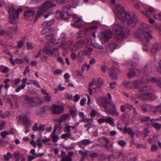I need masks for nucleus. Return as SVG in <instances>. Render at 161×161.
Segmentation results:
<instances>
[{
	"mask_svg": "<svg viewBox=\"0 0 161 161\" xmlns=\"http://www.w3.org/2000/svg\"><path fill=\"white\" fill-rule=\"evenodd\" d=\"M27 48L28 49L31 50L33 48L32 44L30 43H28L27 44Z\"/></svg>",
	"mask_w": 161,
	"mask_h": 161,
	"instance_id": "0e129e2a",
	"label": "nucleus"
},
{
	"mask_svg": "<svg viewBox=\"0 0 161 161\" xmlns=\"http://www.w3.org/2000/svg\"><path fill=\"white\" fill-rule=\"evenodd\" d=\"M1 136L4 138H5L9 134V133L7 131H3L1 133Z\"/></svg>",
	"mask_w": 161,
	"mask_h": 161,
	"instance_id": "de8ad7c7",
	"label": "nucleus"
},
{
	"mask_svg": "<svg viewBox=\"0 0 161 161\" xmlns=\"http://www.w3.org/2000/svg\"><path fill=\"white\" fill-rule=\"evenodd\" d=\"M119 74V70L116 68L112 67L110 69L109 75L111 79L114 80L117 79V75Z\"/></svg>",
	"mask_w": 161,
	"mask_h": 161,
	"instance_id": "f8f14e48",
	"label": "nucleus"
},
{
	"mask_svg": "<svg viewBox=\"0 0 161 161\" xmlns=\"http://www.w3.org/2000/svg\"><path fill=\"white\" fill-rule=\"evenodd\" d=\"M91 42L90 39L88 40L86 39L85 41L81 40L80 41L77 42L74 45V47L75 50H77L78 48H80L84 44H86Z\"/></svg>",
	"mask_w": 161,
	"mask_h": 161,
	"instance_id": "4468645a",
	"label": "nucleus"
},
{
	"mask_svg": "<svg viewBox=\"0 0 161 161\" xmlns=\"http://www.w3.org/2000/svg\"><path fill=\"white\" fill-rule=\"evenodd\" d=\"M106 117H103L99 119L98 120V122L100 123H102L105 122Z\"/></svg>",
	"mask_w": 161,
	"mask_h": 161,
	"instance_id": "052dcab7",
	"label": "nucleus"
},
{
	"mask_svg": "<svg viewBox=\"0 0 161 161\" xmlns=\"http://www.w3.org/2000/svg\"><path fill=\"white\" fill-rule=\"evenodd\" d=\"M56 130H53L52 134L51 135V137L53 141L54 142H57L59 139V138L58 135L55 134V132Z\"/></svg>",
	"mask_w": 161,
	"mask_h": 161,
	"instance_id": "393cba45",
	"label": "nucleus"
},
{
	"mask_svg": "<svg viewBox=\"0 0 161 161\" xmlns=\"http://www.w3.org/2000/svg\"><path fill=\"white\" fill-rule=\"evenodd\" d=\"M9 114V112L8 111H6L3 113L2 114H1V117L2 118H5L8 116Z\"/></svg>",
	"mask_w": 161,
	"mask_h": 161,
	"instance_id": "4d7b16f0",
	"label": "nucleus"
},
{
	"mask_svg": "<svg viewBox=\"0 0 161 161\" xmlns=\"http://www.w3.org/2000/svg\"><path fill=\"white\" fill-rule=\"evenodd\" d=\"M141 108L145 112L149 111L151 110V106L147 104H144L141 106Z\"/></svg>",
	"mask_w": 161,
	"mask_h": 161,
	"instance_id": "a878e982",
	"label": "nucleus"
},
{
	"mask_svg": "<svg viewBox=\"0 0 161 161\" xmlns=\"http://www.w3.org/2000/svg\"><path fill=\"white\" fill-rule=\"evenodd\" d=\"M123 131L124 133L126 134L128 133L132 138H133L134 135V133L132 130L131 128L130 127L127 128V126H125L124 127Z\"/></svg>",
	"mask_w": 161,
	"mask_h": 161,
	"instance_id": "6ab92c4d",
	"label": "nucleus"
},
{
	"mask_svg": "<svg viewBox=\"0 0 161 161\" xmlns=\"http://www.w3.org/2000/svg\"><path fill=\"white\" fill-rule=\"evenodd\" d=\"M96 79L95 78L92 79V80L91 81L89 84L90 87H92L96 83Z\"/></svg>",
	"mask_w": 161,
	"mask_h": 161,
	"instance_id": "6e6d98bb",
	"label": "nucleus"
},
{
	"mask_svg": "<svg viewBox=\"0 0 161 161\" xmlns=\"http://www.w3.org/2000/svg\"><path fill=\"white\" fill-rule=\"evenodd\" d=\"M114 12L116 18L131 26H134L138 22L137 19L135 15L131 16L129 12H126L120 4H118L116 6Z\"/></svg>",
	"mask_w": 161,
	"mask_h": 161,
	"instance_id": "f257e3e1",
	"label": "nucleus"
},
{
	"mask_svg": "<svg viewBox=\"0 0 161 161\" xmlns=\"http://www.w3.org/2000/svg\"><path fill=\"white\" fill-rule=\"evenodd\" d=\"M109 85V87L111 89L114 88L116 86V83L114 82L110 83Z\"/></svg>",
	"mask_w": 161,
	"mask_h": 161,
	"instance_id": "680f3d73",
	"label": "nucleus"
},
{
	"mask_svg": "<svg viewBox=\"0 0 161 161\" xmlns=\"http://www.w3.org/2000/svg\"><path fill=\"white\" fill-rule=\"evenodd\" d=\"M80 98V96L78 94H76L73 97V100L75 102H77Z\"/></svg>",
	"mask_w": 161,
	"mask_h": 161,
	"instance_id": "603ef678",
	"label": "nucleus"
},
{
	"mask_svg": "<svg viewBox=\"0 0 161 161\" xmlns=\"http://www.w3.org/2000/svg\"><path fill=\"white\" fill-rule=\"evenodd\" d=\"M156 68L158 71L161 73V61H159L156 64Z\"/></svg>",
	"mask_w": 161,
	"mask_h": 161,
	"instance_id": "ea45409f",
	"label": "nucleus"
},
{
	"mask_svg": "<svg viewBox=\"0 0 161 161\" xmlns=\"http://www.w3.org/2000/svg\"><path fill=\"white\" fill-rule=\"evenodd\" d=\"M45 100L47 101H49L51 100V97L49 95L48 93V94H46L45 97Z\"/></svg>",
	"mask_w": 161,
	"mask_h": 161,
	"instance_id": "774afa93",
	"label": "nucleus"
},
{
	"mask_svg": "<svg viewBox=\"0 0 161 161\" xmlns=\"http://www.w3.org/2000/svg\"><path fill=\"white\" fill-rule=\"evenodd\" d=\"M22 10L21 8H19L14 7L9 9V19L10 23H14L15 21L19 18V14L22 12Z\"/></svg>",
	"mask_w": 161,
	"mask_h": 161,
	"instance_id": "423d86ee",
	"label": "nucleus"
},
{
	"mask_svg": "<svg viewBox=\"0 0 161 161\" xmlns=\"http://www.w3.org/2000/svg\"><path fill=\"white\" fill-rule=\"evenodd\" d=\"M92 50V49L91 47H88L85 50L82 52V55L83 56L89 55L91 53Z\"/></svg>",
	"mask_w": 161,
	"mask_h": 161,
	"instance_id": "b1692460",
	"label": "nucleus"
},
{
	"mask_svg": "<svg viewBox=\"0 0 161 161\" xmlns=\"http://www.w3.org/2000/svg\"><path fill=\"white\" fill-rule=\"evenodd\" d=\"M13 155L9 152L7 153V154L5 155L4 156V159L8 161L9 160V158H13Z\"/></svg>",
	"mask_w": 161,
	"mask_h": 161,
	"instance_id": "2f4dec72",
	"label": "nucleus"
},
{
	"mask_svg": "<svg viewBox=\"0 0 161 161\" xmlns=\"http://www.w3.org/2000/svg\"><path fill=\"white\" fill-rule=\"evenodd\" d=\"M35 12L33 10H28L25 13L24 16L26 19L32 20L34 18Z\"/></svg>",
	"mask_w": 161,
	"mask_h": 161,
	"instance_id": "dca6fc26",
	"label": "nucleus"
},
{
	"mask_svg": "<svg viewBox=\"0 0 161 161\" xmlns=\"http://www.w3.org/2000/svg\"><path fill=\"white\" fill-rule=\"evenodd\" d=\"M78 33L80 37H83L85 36V31H79Z\"/></svg>",
	"mask_w": 161,
	"mask_h": 161,
	"instance_id": "e2e57ef3",
	"label": "nucleus"
},
{
	"mask_svg": "<svg viewBox=\"0 0 161 161\" xmlns=\"http://www.w3.org/2000/svg\"><path fill=\"white\" fill-rule=\"evenodd\" d=\"M0 69L2 72L4 73H8L9 71V68L4 66H2L0 67Z\"/></svg>",
	"mask_w": 161,
	"mask_h": 161,
	"instance_id": "c85d7f7f",
	"label": "nucleus"
},
{
	"mask_svg": "<svg viewBox=\"0 0 161 161\" xmlns=\"http://www.w3.org/2000/svg\"><path fill=\"white\" fill-rule=\"evenodd\" d=\"M93 46L96 48L102 49L103 48V47L101 46L100 44L98 43H95L93 44Z\"/></svg>",
	"mask_w": 161,
	"mask_h": 161,
	"instance_id": "5fc2aeb1",
	"label": "nucleus"
},
{
	"mask_svg": "<svg viewBox=\"0 0 161 161\" xmlns=\"http://www.w3.org/2000/svg\"><path fill=\"white\" fill-rule=\"evenodd\" d=\"M97 102L99 105L103 106L105 108L107 112L118 116L119 113L117 111L115 104L113 103H110L107 100L106 97H100L97 100Z\"/></svg>",
	"mask_w": 161,
	"mask_h": 161,
	"instance_id": "f03ea898",
	"label": "nucleus"
},
{
	"mask_svg": "<svg viewBox=\"0 0 161 161\" xmlns=\"http://www.w3.org/2000/svg\"><path fill=\"white\" fill-rule=\"evenodd\" d=\"M87 25L89 26L88 28L85 29V31H86L89 32L90 33H92V35L94 36H96L95 31L96 30L97 28V26L96 25H94L92 24V23H88Z\"/></svg>",
	"mask_w": 161,
	"mask_h": 161,
	"instance_id": "ddd939ff",
	"label": "nucleus"
},
{
	"mask_svg": "<svg viewBox=\"0 0 161 161\" xmlns=\"http://www.w3.org/2000/svg\"><path fill=\"white\" fill-rule=\"evenodd\" d=\"M112 33L111 31L107 30L101 32L98 35L102 43L108 41L112 37Z\"/></svg>",
	"mask_w": 161,
	"mask_h": 161,
	"instance_id": "0eeeda50",
	"label": "nucleus"
},
{
	"mask_svg": "<svg viewBox=\"0 0 161 161\" xmlns=\"http://www.w3.org/2000/svg\"><path fill=\"white\" fill-rule=\"evenodd\" d=\"M113 156L114 158L116 159L124 161L126 160L125 155L122 152H119L114 153L113 154Z\"/></svg>",
	"mask_w": 161,
	"mask_h": 161,
	"instance_id": "2eb2a0df",
	"label": "nucleus"
},
{
	"mask_svg": "<svg viewBox=\"0 0 161 161\" xmlns=\"http://www.w3.org/2000/svg\"><path fill=\"white\" fill-rule=\"evenodd\" d=\"M70 15L72 16L73 21L75 23V24L73 25V26L78 28H80L82 26L81 23L82 22L83 20L81 17L75 14H73Z\"/></svg>",
	"mask_w": 161,
	"mask_h": 161,
	"instance_id": "1a4fd4ad",
	"label": "nucleus"
},
{
	"mask_svg": "<svg viewBox=\"0 0 161 161\" xmlns=\"http://www.w3.org/2000/svg\"><path fill=\"white\" fill-rule=\"evenodd\" d=\"M117 47V46L115 43H112L109 44V49L112 52L114 51V50Z\"/></svg>",
	"mask_w": 161,
	"mask_h": 161,
	"instance_id": "72a5a7b5",
	"label": "nucleus"
},
{
	"mask_svg": "<svg viewBox=\"0 0 161 161\" xmlns=\"http://www.w3.org/2000/svg\"><path fill=\"white\" fill-rule=\"evenodd\" d=\"M125 106L127 109H129L130 110H132V109L134 108L133 105L129 103H126Z\"/></svg>",
	"mask_w": 161,
	"mask_h": 161,
	"instance_id": "8fccbe9b",
	"label": "nucleus"
},
{
	"mask_svg": "<svg viewBox=\"0 0 161 161\" xmlns=\"http://www.w3.org/2000/svg\"><path fill=\"white\" fill-rule=\"evenodd\" d=\"M152 94L150 93H147L145 94L144 98L147 99H150L152 98Z\"/></svg>",
	"mask_w": 161,
	"mask_h": 161,
	"instance_id": "a19ab883",
	"label": "nucleus"
},
{
	"mask_svg": "<svg viewBox=\"0 0 161 161\" xmlns=\"http://www.w3.org/2000/svg\"><path fill=\"white\" fill-rule=\"evenodd\" d=\"M36 158V156H35L34 155H30L28 156V160L30 161H31L32 160L35 159Z\"/></svg>",
	"mask_w": 161,
	"mask_h": 161,
	"instance_id": "338daca9",
	"label": "nucleus"
},
{
	"mask_svg": "<svg viewBox=\"0 0 161 161\" xmlns=\"http://www.w3.org/2000/svg\"><path fill=\"white\" fill-rule=\"evenodd\" d=\"M158 148V146L156 145H153L151 147V150L153 151H156Z\"/></svg>",
	"mask_w": 161,
	"mask_h": 161,
	"instance_id": "69168bd1",
	"label": "nucleus"
},
{
	"mask_svg": "<svg viewBox=\"0 0 161 161\" xmlns=\"http://www.w3.org/2000/svg\"><path fill=\"white\" fill-rule=\"evenodd\" d=\"M64 110V107L60 105H53L51 107V111L53 114H59L62 112Z\"/></svg>",
	"mask_w": 161,
	"mask_h": 161,
	"instance_id": "9b49d317",
	"label": "nucleus"
},
{
	"mask_svg": "<svg viewBox=\"0 0 161 161\" xmlns=\"http://www.w3.org/2000/svg\"><path fill=\"white\" fill-rule=\"evenodd\" d=\"M149 30L148 25L146 23H142L141 24L140 27L134 33L138 38L145 40L147 42L152 37L149 32Z\"/></svg>",
	"mask_w": 161,
	"mask_h": 161,
	"instance_id": "7ed1b4c3",
	"label": "nucleus"
},
{
	"mask_svg": "<svg viewBox=\"0 0 161 161\" xmlns=\"http://www.w3.org/2000/svg\"><path fill=\"white\" fill-rule=\"evenodd\" d=\"M65 128L68 132L70 133L71 131L70 126L69 125V122H67L65 124Z\"/></svg>",
	"mask_w": 161,
	"mask_h": 161,
	"instance_id": "37998d69",
	"label": "nucleus"
},
{
	"mask_svg": "<svg viewBox=\"0 0 161 161\" xmlns=\"http://www.w3.org/2000/svg\"><path fill=\"white\" fill-rule=\"evenodd\" d=\"M55 17L57 19L64 18V14L60 11H58L55 14Z\"/></svg>",
	"mask_w": 161,
	"mask_h": 161,
	"instance_id": "c9c22d12",
	"label": "nucleus"
},
{
	"mask_svg": "<svg viewBox=\"0 0 161 161\" xmlns=\"http://www.w3.org/2000/svg\"><path fill=\"white\" fill-rule=\"evenodd\" d=\"M154 18L157 19L161 20V13L155 14Z\"/></svg>",
	"mask_w": 161,
	"mask_h": 161,
	"instance_id": "13d9d810",
	"label": "nucleus"
},
{
	"mask_svg": "<svg viewBox=\"0 0 161 161\" xmlns=\"http://www.w3.org/2000/svg\"><path fill=\"white\" fill-rule=\"evenodd\" d=\"M54 22V19L45 21L43 24V26L45 28H48L53 25Z\"/></svg>",
	"mask_w": 161,
	"mask_h": 161,
	"instance_id": "4be33fe9",
	"label": "nucleus"
},
{
	"mask_svg": "<svg viewBox=\"0 0 161 161\" xmlns=\"http://www.w3.org/2000/svg\"><path fill=\"white\" fill-rule=\"evenodd\" d=\"M65 97L66 99L68 100H72L73 97L72 95L69 93H66L65 95Z\"/></svg>",
	"mask_w": 161,
	"mask_h": 161,
	"instance_id": "09e8293b",
	"label": "nucleus"
},
{
	"mask_svg": "<svg viewBox=\"0 0 161 161\" xmlns=\"http://www.w3.org/2000/svg\"><path fill=\"white\" fill-rule=\"evenodd\" d=\"M15 63L18 64H20L23 63V60L20 58H16L15 59Z\"/></svg>",
	"mask_w": 161,
	"mask_h": 161,
	"instance_id": "bf43d9fd",
	"label": "nucleus"
},
{
	"mask_svg": "<svg viewBox=\"0 0 161 161\" xmlns=\"http://www.w3.org/2000/svg\"><path fill=\"white\" fill-rule=\"evenodd\" d=\"M88 151L86 150H80L79 151V153L83 157L84 159L87 155Z\"/></svg>",
	"mask_w": 161,
	"mask_h": 161,
	"instance_id": "e433bc0d",
	"label": "nucleus"
},
{
	"mask_svg": "<svg viewBox=\"0 0 161 161\" xmlns=\"http://www.w3.org/2000/svg\"><path fill=\"white\" fill-rule=\"evenodd\" d=\"M141 81V83L140 84H139L138 83H137L136 85V86H137L138 87H137L136 88H139V90L140 91H142L144 90V89H142V87L143 86V84L142 83L141 81Z\"/></svg>",
	"mask_w": 161,
	"mask_h": 161,
	"instance_id": "a18cd8bd",
	"label": "nucleus"
},
{
	"mask_svg": "<svg viewBox=\"0 0 161 161\" xmlns=\"http://www.w3.org/2000/svg\"><path fill=\"white\" fill-rule=\"evenodd\" d=\"M70 9V7L69 5H68L66 6H64L62 8V10L63 11L66 13H67V14L69 15H70L68 14V12Z\"/></svg>",
	"mask_w": 161,
	"mask_h": 161,
	"instance_id": "473e14b6",
	"label": "nucleus"
},
{
	"mask_svg": "<svg viewBox=\"0 0 161 161\" xmlns=\"http://www.w3.org/2000/svg\"><path fill=\"white\" fill-rule=\"evenodd\" d=\"M45 50L44 51L43 49H41L39 52L38 53L40 55H42L43 56V53H44L46 54H50L53 55L56 53L58 49V48H52L49 46H46L45 47Z\"/></svg>",
	"mask_w": 161,
	"mask_h": 161,
	"instance_id": "6e6552de",
	"label": "nucleus"
},
{
	"mask_svg": "<svg viewBox=\"0 0 161 161\" xmlns=\"http://www.w3.org/2000/svg\"><path fill=\"white\" fill-rule=\"evenodd\" d=\"M158 45L156 44H154L153 45L152 49V52L154 53H155L158 50Z\"/></svg>",
	"mask_w": 161,
	"mask_h": 161,
	"instance_id": "4c0bfd02",
	"label": "nucleus"
},
{
	"mask_svg": "<svg viewBox=\"0 0 161 161\" xmlns=\"http://www.w3.org/2000/svg\"><path fill=\"white\" fill-rule=\"evenodd\" d=\"M105 122L111 125H114V122L113 121V119L110 117H106Z\"/></svg>",
	"mask_w": 161,
	"mask_h": 161,
	"instance_id": "bb28decb",
	"label": "nucleus"
},
{
	"mask_svg": "<svg viewBox=\"0 0 161 161\" xmlns=\"http://www.w3.org/2000/svg\"><path fill=\"white\" fill-rule=\"evenodd\" d=\"M62 158L61 161H72L71 158L69 156H65V153L62 152L61 153Z\"/></svg>",
	"mask_w": 161,
	"mask_h": 161,
	"instance_id": "5701e85b",
	"label": "nucleus"
},
{
	"mask_svg": "<svg viewBox=\"0 0 161 161\" xmlns=\"http://www.w3.org/2000/svg\"><path fill=\"white\" fill-rule=\"evenodd\" d=\"M147 12H149L151 13V14H152L155 12V10L153 7L151 6H148Z\"/></svg>",
	"mask_w": 161,
	"mask_h": 161,
	"instance_id": "c03bdc74",
	"label": "nucleus"
},
{
	"mask_svg": "<svg viewBox=\"0 0 161 161\" xmlns=\"http://www.w3.org/2000/svg\"><path fill=\"white\" fill-rule=\"evenodd\" d=\"M41 139L39 138L37 139L36 140V144H37V146L39 147H42V144L41 142Z\"/></svg>",
	"mask_w": 161,
	"mask_h": 161,
	"instance_id": "3c124183",
	"label": "nucleus"
},
{
	"mask_svg": "<svg viewBox=\"0 0 161 161\" xmlns=\"http://www.w3.org/2000/svg\"><path fill=\"white\" fill-rule=\"evenodd\" d=\"M113 30L116 33L115 37L118 39L126 37L130 33L129 30L123 29V28L118 24L114 25L113 27Z\"/></svg>",
	"mask_w": 161,
	"mask_h": 161,
	"instance_id": "39448f33",
	"label": "nucleus"
},
{
	"mask_svg": "<svg viewBox=\"0 0 161 161\" xmlns=\"http://www.w3.org/2000/svg\"><path fill=\"white\" fill-rule=\"evenodd\" d=\"M42 32L43 34H47L46 37L47 40H50L52 42H53V41L54 40L53 39V35L52 34H48V30L47 31L46 29H43L42 31Z\"/></svg>",
	"mask_w": 161,
	"mask_h": 161,
	"instance_id": "aec40b11",
	"label": "nucleus"
},
{
	"mask_svg": "<svg viewBox=\"0 0 161 161\" xmlns=\"http://www.w3.org/2000/svg\"><path fill=\"white\" fill-rule=\"evenodd\" d=\"M140 83L141 81L139 80H135L132 82H130L128 81H125L123 82V85L125 87L129 88H136L138 86L136 85L137 83L140 84Z\"/></svg>",
	"mask_w": 161,
	"mask_h": 161,
	"instance_id": "9d476101",
	"label": "nucleus"
},
{
	"mask_svg": "<svg viewBox=\"0 0 161 161\" xmlns=\"http://www.w3.org/2000/svg\"><path fill=\"white\" fill-rule=\"evenodd\" d=\"M129 118L130 116L128 114H123L121 116V119L126 124H127L128 123H126L125 121L127 120V118L129 119Z\"/></svg>",
	"mask_w": 161,
	"mask_h": 161,
	"instance_id": "c756f323",
	"label": "nucleus"
},
{
	"mask_svg": "<svg viewBox=\"0 0 161 161\" xmlns=\"http://www.w3.org/2000/svg\"><path fill=\"white\" fill-rule=\"evenodd\" d=\"M23 154L19 151H16L14 153V159L15 161H19L23 157Z\"/></svg>",
	"mask_w": 161,
	"mask_h": 161,
	"instance_id": "f3484780",
	"label": "nucleus"
},
{
	"mask_svg": "<svg viewBox=\"0 0 161 161\" xmlns=\"http://www.w3.org/2000/svg\"><path fill=\"white\" fill-rule=\"evenodd\" d=\"M152 125L157 130H159L161 127V125L157 123H154Z\"/></svg>",
	"mask_w": 161,
	"mask_h": 161,
	"instance_id": "49530a36",
	"label": "nucleus"
},
{
	"mask_svg": "<svg viewBox=\"0 0 161 161\" xmlns=\"http://www.w3.org/2000/svg\"><path fill=\"white\" fill-rule=\"evenodd\" d=\"M4 35H7L9 38H11L12 36V34L10 32L5 30L0 25V36Z\"/></svg>",
	"mask_w": 161,
	"mask_h": 161,
	"instance_id": "a211bd4d",
	"label": "nucleus"
},
{
	"mask_svg": "<svg viewBox=\"0 0 161 161\" xmlns=\"http://www.w3.org/2000/svg\"><path fill=\"white\" fill-rule=\"evenodd\" d=\"M69 115L68 114H64L59 119V121L60 122H65L68 119Z\"/></svg>",
	"mask_w": 161,
	"mask_h": 161,
	"instance_id": "cd10ccee",
	"label": "nucleus"
},
{
	"mask_svg": "<svg viewBox=\"0 0 161 161\" xmlns=\"http://www.w3.org/2000/svg\"><path fill=\"white\" fill-rule=\"evenodd\" d=\"M26 103H29L31 105H32V103L34 99L33 98H30L28 97H27L25 99Z\"/></svg>",
	"mask_w": 161,
	"mask_h": 161,
	"instance_id": "79ce46f5",
	"label": "nucleus"
},
{
	"mask_svg": "<svg viewBox=\"0 0 161 161\" xmlns=\"http://www.w3.org/2000/svg\"><path fill=\"white\" fill-rule=\"evenodd\" d=\"M71 136V134L70 133H64L62 134L60 138L62 139H67V138H69Z\"/></svg>",
	"mask_w": 161,
	"mask_h": 161,
	"instance_id": "f704fd0d",
	"label": "nucleus"
},
{
	"mask_svg": "<svg viewBox=\"0 0 161 161\" xmlns=\"http://www.w3.org/2000/svg\"><path fill=\"white\" fill-rule=\"evenodd\" d=\"M103 83V81L102 79L100 78L97 79V86L98 88H100Z\"/></svg>",
	"mask_w": 161,
	"mask_h": 161,
	"instance_id": "7c9ffc66",
	"label": "nucleus"
},
{
	"mask_svg": "<svg viewBox=\"0 0 161 161\" xmlns=\"http://www.w3.org/2000/svg\"><path fill=\"white\" fill-rule=\"evenodd\" d=\"M25 86V85L23 84H21L15 89L16 92H19L20 91V90L24 89Z\"/></svg>",
	"mask_w": 161,
	"mask_h": 161,
	"instance_id": "58836bf2",
	"label": "nucleus"
},
{
	"mask_svg": "<svg viewBox=\"0 0 161 161\" xmlns=\"http://www.w3.org/2000/svg\"><path fill=\"white\" fill-rule=\"evenodd\" d=\"M139 70L137 69H132L128 73V76L130 78H132L134 77L136 73H139Z\"/></svg>",
	"mask_w": 161,
	"mask_h": 161,
	"instance_id": "412c9836",
	"label": "nucleus"
},
{
	"mask_svg": "<svg viewBox=\"0 0 161 161\" xmlns=\"http://www.w3.org/2000/svg\"><path fill=\"white\" fill-rule=\"evenodd\" d=\"M69 0H56V2L59 4H62L64 3L67 2Z\"/></svg>",
	"mask_w": 161,
	"mask_h": 161,
	"instance_id": "864d4df0",
	"label": "nucleus"
},
{
	"mask_svg": "<svg viewBox=\"0 0 161 161\" xmlns=\"http://www.w3.org/2000/svg\"><path fill=\"white\" fill-rule=\"evenodd\" d=\"M55 6L56 5L51 1H47L45 2L40 7L35 17L34 22H36L38 19L42 16L43 14Z\"/></svg>",
	"mask_w": 161,
	"mask_h": 161,
	"instance_id": "20e7f679",
	"label": "nucleus"
}]
</instances>
